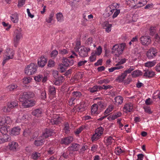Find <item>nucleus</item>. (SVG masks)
I'll list each match as a JSON object with an SVG mask.
<instances>
[{
    "label": "nucleus",
    "instance_id": "6e6552de",
    "mask_svg": "<svg viewBox=\"0 0 160 160\" xmlns=\"http://www.w3.org/2000/svg\"><path fill=\"white\" fill-rule=\"evenodd\" d=\"M157 52V50L155 48H151L147 52V57L149 59H152L155 57Z\"/></svg>",
    "mask_w": 160,
    "mask_h": 160
},
{
    "label": "nucleus",
    "instance_id": "dca6fc26",
    "mask_svg": "<svg viewBox=\"0 0 160 160\" xmlns=\"http://www.w3.org/2000/svg\"><path fill=\"white\" fill-rule=\"evenodd\" d=\"M113 5H110L109 7H108L107 8L105 12L103 14L105 17L106 18L112 15V12L111 11L113 10H112V8H113Z\"/></svg>",
    "mask_w": 160,
    "mask_h": 160
},
{
    "label": "nucleus",
    "instance_id": "c756f323",
    "mask_svg": "<svg viewBox=\"0 0 160 160\" xmlns=\"http://www.w3.org/2000/svg\"><path fill=\"white\" fill-rule=\"evenodd\" d=\"M42 111L40 109H37L34 110L32 112V114L38 117H39L42 113Z\"/></svg>",
    "mask_w": 160,
    "mask_h": 160
},
{
    "label": "nucleus",
    "instance_id": "9b49d317",
    "mask_svg": "<svg viewBox=\"0 0 160 160\" xmlns=\"http://www.w3.org/2000/svg\"><path fill=\"white\" fill-rule=\"evenodd\" d=\"M45 139L43 138L39 137L38 138L34 141V144L35 146L38 147L42 146L43 145L45 142Z\"/></svg>",
    "mask_w": 160,
    "mask_h": 160
},
{
    "label": "nucleus",
    "instance_id": "37998d69",
    "mask_svg": "<svg viewBox=\"0 0 160 160\" xmlns=\"http://www.w3.org/2000/svg\"><path fill=\"white\" fill-rule=\"evenodd\" d=\"M12 58V54L11 56H6V57H4L2 62V65L3 66L7 61Z\"/></svg>",
    "mask_w": 160,
    "mask_h": 160
},
{
    "label": "nucleus",
    "instance_id": "ddd939ff",
    "mask_svg": "<svg viewBox=\"0 0 160 160\" xmlns=\"http://www.w3.org/2000/svg\"><path fill=\"white\" fill-rule=\"evenodd\" d=\"M9 149L12 151H16L18 149V144L17 143L12 142L8 145Z\"/></svg>",
    "mask_w": 160,
    "mask_h": 160
},
{
    "label": "nucleus",
    "instance_id": "49530a36",
    "mask_svg": "<svg viewBox=\"0 0 160 160\" xmlns=\"http://www.w3.org/2000/svg\"><path fill=\"white\" fill-rule=\"evenodd\" d=\"M103 129L102 127H100L96 129L95 133L101 135L103 133Z\"/></svg>",
    "mask_w": 160,
    "mask_h": 160
},
{
    "label": "nucleus",
    "instance_id": "f3484780",
    "mask_svg": "<svg viewBox=\"0 0 160 160\" xmlns=\"http://www.w3.org/2000/svg\"><path fill=\"white\" fill-rule=\"evenodd\" d=\"M22 103L23 106L25 108L32 107L34 105V102L30 99Z\"/></svg>",
    "mask_w": 160,
    "mask_h": 160
},
{
    "label": "nucleus",
    "instance_id": "7c9ffc66",
    "mask_svg": "<svg viewBox=\"0 0 160 160\" xmlns=\"http://www.w3.org/2000/svg\"><path fill=\"white\" fill-rule=\"evenodd\" d=\"M79 147V144L76 143H72L71 146V150L74 151H77L78 150Z\"/></svg>",
    "mask_w": 160,
    "mask_h": 160
},
{
    "label": "nucleus",
    "instance_id": "393cba45",
    "mask_svg": "<svg viewBox=\"0 0 160 160\" xmlns=\"http://www.w3.org/2000/svg\"><path fill=\"white\" fill-rule=\"evenodd\" d=\"M115 104L117 105L121 104L123 101V98L120 96L116 97L114 98Z\"/></svg>",
    "mask_w": 160,
    "mask_h": 160
},
{
    "label": "nucleus",
    "instance_id": "6e6d98bb",
    "mask_svg": "<svg viewBox=\"0 0 160 160\" xmlns=\"http://www.w3.org/2000/svg\"><path fill=\"white\" fill-rule=\"evenodd\" d=\"M109 82V80L108 79H104L102 80H101L98 81V83L102 84L103 83L106 84L108 83Z\"/></svg>",
    "mask_w": 160,
    "mask_h": 160
},
{
    "label": "nucleus",
    "instance_id": "f704fd0d",
    "mask_svg": "<svg viewBox=\"0 0 160 160\" xmlns=\"http://www.w3.org/2000/svg\"><path fill=\"white\" fill-rule=\"evenodd\" d=\"M56 15L57 19L58 22H61L63 20V16L62 13H58Z\"/></svg>",
    "mask_w": 160,
    "mask_h": 160
},
{
    "label": "nucleus",
    "instance_id": "c85d7f7f",
    "mask_svg": "<svg viewBox=\"0 0 160 160\" xmlns=\"http://www.w3.org/2000/svg\"><path fill=\"white\" fill-rule=\"evenodd\" d=\"M126 75L124 73H122L121 75L118 76L116 79V80L118 81V82H122L125 78Z\"/></svg>",
    "mask_w": 160,
    "mask_h": 160
},
{
    "label": "nucleus",
    "instance_id": "79ce46f5",
    "mask_svg": "<svg viewBox=\"0 0 160 160\" xmlns=\"http://www.w3.org/2000/svg\"><path fill=\"white\" fill-rule=\"evenodd\" d=\"M49 92L50 93L54 95L56 93V90L55 87L53 86H50L49 87Z\"/></svg>",
    "mask_w": 160,
    "mask_h": 160
},
{
    "label": "nucleus",
    "instance_id": "f03ea898",
    "mask_svg": "<svg viewBox=\"0 0 160 160\" xmlns=\"http://www.w3.org/2000/svg\"><path fill=\"white\" fill-rule=\"evenodd\" d=\"M125 47V44L123 43L121 44L120 45L115 44L112 48V53L117 56H118L122 53Z\"/></svg>",
    "mask_w": 160,
    "mask_h": 160
},
{
    "label": "nucleus",
    "instance_id": "8fccbe9b",
    "mask_svg": "<svg viewBox=\"0 0 160 160\" xmlns=\"http://www.w3.org/2000/svg\"><path fill=\"white\" fill-rule=\"evenodd\" d=\"M17 87L18 86L17 85H11L7 87V88L8 89H9L10 91H12Z\"/></svg>",
    "mask_w": 160,
    "mask_h": 160
},
{
    "label": "nucleus",
    "instance_id": "1a4fd4ad",
    "mask_svg": "<svg viewBox=\"0 0 160 160\" xmlns=\"http://www.w3.org/2000/svg\"><path fill=\"white\" fill-rule=\"evenodd\" d=\"M140 41L142 45L148 46L151 42V39L149 36H143L141 37Z\"/></svg>",
    "mask_w": 160,
    "mask_h": 160
},
{
    "label": "nucleus",
    "instance_id": "4be33fe9",
    "mask_svg": "<svg viewBox=\"0 0 160 160\" xmlns=\"http://www.w3.org/2000/svg\"><path fill=\"white\" fill-rule=\"evenodd\" d=\"M61 118L58 116H56L55 118L50 120V122L52 124H58L61 122Z\"/></svg>",
    "mask_w": 160,
    "mask_h": 160
},
{
    "label": "nucleus",
    "instance_id": "a211bd4d",
    "mask_svg": "<svg viewBox=\"0 0 160 160\" xmlns=\"http://www.w3.org/2000/svg\"><path fill=\"white\" fill-rule=\"evenodd\" d=\"M102 26L103 28L105 29L107 32H109L111 31L112 25L109 24L108 22H104L102 24Z\"/></svg>",
    "mask_w": 160,
    "mask_h": 160
},
{
    "label": "nucleus",
    "instance_id": "2eb2a0df",
    "mask_svg": "<svg viewBox=\"0 0 160 160\" xmlns=\"http://www.w3.org/2000/svg\"><path fill=\"white\" fill-rule=\"evenodd\" d=\"M10 140V137L8 134H2L0 136V144L9 141Z\"/></svg>",
    "mask_w": 160,
    "mask_h": 160
},
{
    "label": "nucleus",
    "instance_id": "69168bd1",
    "mask_svg": "<svg viewBox=\"0 0 160 160\" xmlns=\"http://www.w3.org/2000/svg\"><path fill=\"white\" fill-rule=\"evenodd\" d=\"M97 85L94 86L93 87L90 88V91L92 93H93L98 91Z\"/></svg>",
    "mask_w": 160,
    "mask_h": 160
},
{
    "label": "nucleus",
    "instance_id": "473e14b6",
    "mask_svg": "<svg viewBox=\"0 0 160 160\" xmlns=\"http://www.w3.org/2000/svg\"><path fill=\"white\" fill-rule=\"evenodd\" d=\"M106 143L107 145L111 144L113 141L114 140V139L111 136L106 137Z\"/></svg>",
    "mask_w": 160,
    "mask_h": 160
},
{
    "label": "nucleus",
    "instance_id": "58836bf2",
    "mask_svg": "<svg viewBox=\"0 0 160 160\" xmlns=\"http://www.w3.org/2000/svg\"><path fill=\"white\" fill-rule=\"evenodd\" d=\"M96 52H92L91 53V56L89 57V60L91 62H93L96 59Z\"/></svg>",
    "mask_w": 160,
    "mask_h": 160
},
{
    "label": "nucleus",
    "instance_id": "39448f33",
    "mask_svg": "<svg viewBox=\"0 0 160 160\" xmlns=\"http://www.w3.org/2000/svg\"><path fill=\"white\" fill-rule=\"evenodd\" d=\"M13 36L14 42L15 43L17 44L22 37V30L21 28H18L15 30Z\"/></svg>",
    "mask_w": 160,
    "mask_h": 160
},
{
    "label": "nucleus",
    "instance_id": "412c9836",
    "mask_svg": "<svg viewBox=\"0 0 160 160\" xmlns=\"http://www.w3.org/2000/svg\"><path fill=\"white\" fill-rule=\"evenodd\" d=\"M21 128L19 127H15L13 128L11 132V134L13 135H18L19 134Z\"/></svg>",
    "mask_w": 160,
    "mask_h": 160
},
{
    "label": "nucleus",
    "instance_id": "0eeeda50",
    "mask_svg": "<svg viewBox=\"0 0 160 160\" xmlns=\"http://www.w3.org/2000/svg\"><path fill=\"white\" fill-rule=\"evenodd\" d=\"M90 49L89 47H85L84 46H81L80 47L79 49L78 50L79 55L82 57H87L88 54V52Z\"/></svg>",
    "mask_w": 160,
    "mask_h": 160
},
{
    "label": "nucleus",
    "instance_id": "13d9d810",
    "mask_svg": "<svg viewBox=\"0 0 160 160\" xmlns=\"http://www.w3.org/2000/svg\"><path fill=\"white\" fill-rule=\"evenodd\" d=\"M47 151L48 153L49 154H53L55 152L54 148L53 147H51L49 148L48 150H47Z\"/></svg>",
    "mask_w": 160,
    "mask_h": 160
},
{
    "label": "nucleus",
    "instance_id": "0e129e2a",
    "mask_svg": "<svg viewBox=\"0 0 160 160\" xmlns=\"http://www.w3.org/2000/svg\"><path fill=\"white\" fill-rule=\"evenodd\" d=\"M6 52H6L5 54V55L6 56H11V55L12 54V58H13L14 53L12 51H11L10 50H9L7 51Z\"/></svg>",
    "mask_w": 160,
    "mask_h": 160
},
{
    "label": "nucleus",
    "instance_id": "3c124183",
    "mask_svg": "<svg viewBox=\"0 0 160 160\" xmlns=\"http://www.w3.org/2000/svg\"><path fill=\"white\" fill-rule=\"evenodd\" d=\"M81 46V42L79 41H77L76 43V46L74 48V49L76 51H78L80 48L79 47Z\"/></svg>",
    "mask_w": 160,
    "mask_h": 160
},
{
    "label": "nucleus",
    "instance_id": "2f4dec72",
    "mask_svg": "<svg viewBox=\"0 0 160 160\" xmlns=\"http://www.w3.org/2000/svg\"><path fill=\"white\" fill-rule=\"evenodd\" d=\"M63 130L64 132L67 133L69 132V127L68 123L67 122H65L63 123Z\"/></svg>",
    "mask_w": 160,
    "mask_h": 160
},
{
    "label": "nucleus",
    "instance_id": "7ed1b4c3",
    "mask_svg": "<svg viewBox=\"0 0 160 160\" xmlns=\"http://www.w3.org/2000/svg\"><path fill=\"white\" fill-rule=\"evenodd\" d=\"M37 66L34 63H32L27 66L25 70V73L28 75L35 74L37 72Z\"/></svg>",
    "mask_w": 160,
    "mask_h": 160
},
{
    "label": "nucleus",
    "instance_id": "aec40b11",
    "mask_svg": "<svg viewBox=\"0 0 160 160\" xmlns=\"http://www.w3.org/2000/svg\"><path fill=\"white\" fill-rule=\"evenodd\" d=\"M133 108L132 105L131 103H128L125 104L123 108V111L126 112H131Z\"/></svg>",
    "mask_w": 160,
    "mask_h": 160
},
{
    "label": "nucleus",
    "instance_id": "423d86ee",
    "mask_svg": "<svg viewBox=\"0 0 160 160\" xmlns=\"http://www.w3.org/2000/svg\"><path fill=\"white\" fill-rule=\"evenodd\" d=\"M70 62L68 59L64 58L63 60L62 64H60L58 66V69L61 72H64L66 69V67L69 65Z\"/></svg>",
    "mask_w": 160,
    "mask_h": 160
},
{
    "label": "nucleus",
    "instance_id": "5fc2aeb1",
    "mask_svg": "<svg viewBox=\"0 0 160 160\" xmlns=\"http://www.w3.org/2000/svg\"><path fill=\"white\" fill-rule=\"evenodd\" d=\"M134 69V68L133 67H130L129 68H128L127 70L124 71V73L127 76L128 73H130Z\"/></svg>",
    "mask_w": 160,
    "mask_h": 160
},
{
    "label": "nucleus",
    "instance_id": "e433bc0d",
    "mask_svg": "<svg viewBox=\"0 0 160 160\" xmlns=\"http://www.w3.org/2000/svg\"><path fill=\"white\" fill-rule=\"evenodd\" d=\"M0 132L2 134H7V133L8 132L7 128L5 126L2 127L0 128Z\"/></svg>",
    "mask_w": 160,
    "mask_h": 160
},
{
    "label": "nucleus",
    "instance_id": "5701e85b",
    "mask_svg": "<svg viewBox=\"0 0 160 160\" xmlns=\"http://www.w3.org/2000/svg\"><path fill=\"white\" fill-rule=\"evenodd\" d=\"M63 81V77L61 76H59L57 78H55L54 84L56 85H59L62 83Z\"/></svg>",
    "mask_w": 160,
    "mask_h": 160
},
{
    "label": "nucleus",
    "instance_id": "6ab92c4d",
    "mask_svg": "<svg viewBox=\"0 0 160 160\" xmlns=\"http://www.w3.org/2000/svg\"><path fill=\"white\" fill-rule=\"evenodd\" d=\"M52 133V130L49 129H46L43 132L42 136H41V138H46L48 137L51 136Z\"/></svg>",
    "mask_w": 160,
    "mask_h": 160
},
{
    "label": "nucleus",
    "instance_id": "a18cd8bd",
    "mask_svg": "<svg viewBox=\"0 0 160 160\" xmlns=\"http://www.w3.org/2000/svg\"><path fill=\"white\" fill-rule=\"evenodd\" d=\"M32 78L30 77L25 78L22 80V82L24 84L29 83L31 81Z\"/></svg>",
    "mask_w": 160,
    "mask_h": 160
},
{
    "label": "nucleus",
    "instance_id": "4c0bfd02",
    "mask_svg": "<svg viewBox=\"0 0 160 160\" xmlns=\"http://www.w3.org/2000/svg\"><path fill=\"white\" fill-rule=\"evenodd\" d=\"M101 135L95 133L93 135L92 137V141H96L98 140L101 137Z\"/></svg>",
    "mask_w": 160,
    "mask_h": 160
},
{
    "label": "nucleus",
    "instance_id": "680f3d73",
    "mask_svg": "<svg viewBox=\"0 0 160 160\" xmlns=\"http://www.w3.org/2000/svg\"><path fill=\"white\" fill-rule=\"evenodd\" d=\"M96 105H97L98 107L99 108H102L104 106L103 102L102 101H100L98 102Z\"/></svg>",
    "mask_w": 160,
    "mask_h": 160
},
{
    "label": "nucleus",
    "instance_id": "774afa93",
    "mask_svg": "<svg viewBox=\"0 0 160 160\" xmlns=\"http://www.w3.org/2000/svg\"><path fill=\"white\" fill-rule=\"evenodd\" d=\"M83 128L82 127H80L79 128H78L76 131L74 132L75 133L76 135L79 134L83 130Z\"/></svg>",
    "mask_w": 160,
    "mask_h": 160
},
{
    "label": "nucleus",
    "instance_id": "a19ab883",
    "mask_svg": "<svg viewBox=\"0 0 160 160\" xmlns=\"http://www.w3.org/2000/svg\"><path fill=\"white\" fill-rule=\"evenodd\" d=\"M54 15L53 12H51L49 14V17L46 19V21L48 23H50L52 20V18Z\"/></svg>",
    "mask_w": 160,
    "mask_h": 160
},
{
    "label": "nucleus",
    "instance_id": "9d476101",
    "mask_svg": "<svg viewBox=\"0 0 160 160\" xmlns=\"http://www.w3.org/2000/svg\"><path fill=\"white\" fill-rule=\"evenodd\" d=\"M37 64L40 68L44 67L47 62V60L44 56H42L39 58L38 60Z\"/></svg>",
    "mask_w": 160,
    "mask_h": 160
},
{
    "label": "nucleus",
    "instance_id": "bf43d9fd",
    "mask_svg": "<svg viewBox=\"0 0 160 160\" xmlns=\"http://www.w3.org/2000/svg\"><path fill=\"white\" fill-rule=\"evenodd\" d=\"M55 63L54 61L50 60L48 62V66L50 67H52L55 66Z\"/></svg>",
    "mask_w": 160,
    "mask_h": 160
},
{
    "label": "nucleus",
    "instance_id": "ea45409f",
    "mask_svg": "<svg viewBox=\"0 0 160 160\" xmlns=\"http://www.w3.org/2000/svg\"><path fill=\"white\" fill-rule=\"evenodd\" d=\"M92 38H89L85 42V44L87 46H91L93 44Z\"/></svg>",
    "mask_w": 160,
    "mask_h": 160
},
{
    "label": "nucleus",
    "instance_id": "4d7b16f0",
    "mask_svg": "<svg viewBox=\"0 0 160 160\" xmlns=\"http://www.w3.org/2000/svg\"><path fill=\"white\" fill-rule=\"evenodd\" d=\"M58 53V51L56 50L52 51L51 53V56L52 57L55 58L56 57Z\"/></svg>",
    "mask_w": 160,
    "mask_h": 160
},
{
    "label": "nucleus",
    "instance_id": "c9c22d12",
    "mask_svg": "<svg viewBox=\"0 0 160 160\" xmlns=\"http://www.w3.org/2000/svg\"><path fill=\"white\" fill-rule=\"evenodd\" d=\"M156 64V62L154 61L148 62L145 63V66L146 67L151 68L154 66Z\"/></svg>",
    "mask_w": 160,
    "mask_h": 160
},
{
    "label": "nucleus",
    "instance_id": "052dcab7",
    "mask_svg": "<svg viewBox=\"0 0 160 160\" xmlns=\"http://www.w3.org/2000/svg\"><path fill=\"white\" fill-rule=\"evenodd\" d=\"M2 110L5 112H9L11 111V109L8 107V105L7 106H4L2 109Z\"/></svg>",
    "mask_w": 160,
    "mask_h": 160
},
{
    "label": "nucleus",
    "instance_id": "f257e3e1",
    "mask_svg": "<svg viewBox=\"0 0 160 160\" xmlns=\"http://www.w3.org/2000/svg\"><path fill=\"white\" fill-rule=\"evenodd\" d=\"M39 133L38 131H35L30 128H27L23 132V135L28 138L31 141H33L38 136Z\"/></svg>",
    "mask_w": 160,
    "mask_h": 160
},
{
    "label": "nucleus",
    "instance_id": "20e7f679",
    "mask_svg": "<svg viewBox=\"0 0 160 160\" xmlns=\"http://www.w3.org/2000/svg\"><path fill=\"white\" fill-rule=\"evenodd\" d=\"M33 95V93L30 92H24L22 94L20 95L19 100L20 102H26V101L32 98Z\"/></svg>",
    "mask_w": 160,
    "mask_h": 160
},
{
    "label": "nucleus",
    "instance_id": "09e8293b",
    "mask_svg": "<svg viewBox=\"0 0 160 160\" xmlns=\"http://www.w3.org/2000/svg\"><path fill=\"white\" fill-rule=\"evenodd\" d=\"M123 152V151L119 147H118L116 148L114 151L115 153L117 155H119Z\"/></svg>",
    "mask_w": 160,
    "mask_h": 160
},
{
    "label": "nucleus",
    "instance_id": "4468645a",
    "mask_svg": "<svg viewBox=\"0 0 160 160\" xmlns=\"http://www.w3.org/2000/svg\"><path fill=\"white\" fill-rule=\"evenodd\" d=\"M10 119V118L9 117H0V126H2L5 123H9Z\"/></svg>",
    "mask_w": 160,
    "mask_h": 160
},
{
    "label": "nucleus",
    "instance_id": "e2e57ef3",
    "mask_svg": "<svg viewBox=\"0 0 160 160\" xmlns=\"http://www.w3.org/2000/svg\"><path fill=\"white\" fill-rule=\"evenodd\" d=\"M158 34H157L155 35V36L154 37V38L158 42L160 41V28L159 29Z\"/></svg>",
    "mask_w": 160,
    "mask_h": 160
},
{
    "label": "nucleus",
    "instance_id": "603ef678",
    "mask_svg": "<svg viewBox=\"0 0 160 160\" xmlns=\"http://www.w3.org/2000/svg\"><path fill=\"white\" fill-rule=\"evenodd\" d=\"M43 75L41 74H39L34 78L35 80L37 82H40L42 79Z\"/></svg>",
    "mask_w": 160,
    "mask_h": 160
},
{
    "label": "nucleus",
    "instance_id": "f8f14e48",
    "mask_svg": "<svg viewBox=\"0 0 160 160\" xmlns=\"http://www.w3.org/2000/svg\"><path fill=\"white\" fill-rule=\"evenodd\" d=\"M144 72L143 74L144 77L147 78H151L155 75L154 72L150 70H144Z\"/></svg>",
    "mask_w": 160,
    "mask_h": 160
},
{
    "label": "nucleus",
    "instance_id": "bb28decb",
    "mask_svg": "<svg viewBox=\"0 0 160 160\" xmlns=\"http://www.w3.org/2000/svg\"><path fill=\"white\" fill-rule=\"evenodd\" d=\"M91 113L92 114L98 113V107L96 104H93L91 107Z\"/></svg>",
    "mask_w": 160,
    "mask_h": 160
},
{
    "label": "nucleus",
    "instance_id": "a878e982",
    "mask_svg": "<svg viewBox=\"0 0 160 160\" xmlns=\"http://www.w3.org/2000/svg\"><path fill=\"white\" fill-rule=\"evenodd\" d=\"M143 74L142 72L141 71L139 70H137L133 71L132 73V75L133 77L135 78L142 75Z\"/></svg>",
    "mask_w": 160,
    "mask_h": 160
},
{
    "label": "nucleus",
    "instance_id": "b1692460",
    "mask_svg": "<svg viewBox=\"0 0 160 160\" xmlns=\"http://www.w3.org/2000/svg\"><path fill=\"white\" fill-rule=\"evenodd\" d=\"M11 20L13 23H18V16L17 13H15L12 14L10 16Z\"/></svg>",
    "mask_w": 160,
    "mask_h": 160
},
{
    "label": "nucleus",
    "instance_id": "338daca9",
    "mask_svg": "<svg viewBox=\"0 0 160 160\" xmlns=\"http://www.w3.org/2000/svg\"><path fill=\"white\" fill-rule=\"evenodd\" d=\"M120 12L119 10L115 9L114 13L112 15V18H114L116 17Z\"/></svg>",
    "mask_w": 160,
    "mask_h": 160
},
{
    "label": "nucleus",
    "instance_id": "cd10ccee",
    "mask_svg": "<svg viewBox=\"0 0 160 160\" xmlns=\"http://www.w3.org/2000/svg\"><path fill=\"white\" fill-rule=\"evenodd\" d=\"M61 142L62 144L68 145L70 143V137H67L62 138Z\"/></svg>",
    "mask_w": 160,
    "mask_h": 160
},
{
    "label": "nucleus",
    "instance_id": "c03bdc74",
    "mask_svg": "<svg viewBox=\"0 0 160 160\" xmlns=\"http://www.w3.org/2000/svg\"><path fill=\"white\" fill-rule=\"evenodd\" d=\"M41 156L40 154L37 152L33 153L32 155V158L34 160H37Z\"/></svg>",
    "mask_w": 160,
    "mask_h": 160
},
{
    "label": "nucleus",
    "instance_id": "de8ad7c7",
    "mask_svg": "<svg viewBox=\"0 0 160 160\" xmlns=\"http://www.w3.org/2000/svg\"><path fill=\"white\" fill-rule=\"evenodd\" d=\"M113 108V106L111 105L109 106L108 108L104 112V114H108L109 113H110L111 112Z\"/></svg>",
    "mask_w": 160,
    "mask_h": 160
},
{
    "label": "nucleus",
    "instance_id": "864d4df0",
    "mask_svg": "<svg viewBox=\"0 0 160 160\" xmlns=\"http://www.w3.org/2000/svg\"><path fill=\"white\" fill-rule=\"evenodd\" d=\"M155 27H151L149 29L150 35L152 36H153L155 34Z\"/></svg>",
    "mask_w": 160,
    "mask_h": 160
},
{
    "label": "nucleus",
    "instance_id": "72a5a7b5",
    "mask_svg": "<svg viewBox=\"0 0 160 160\" xmlns=\"http://www.w3.org/2000/svg\"><path fill=\"white\" fill-rule=\"evenodd\" d=\"M81 95V94L79 92H74L72 93V96L73 97V98L71 99V100H72V101L73 102L75 100V97H79Z\"/></svg>",
    "mask_w": 160,
    "mask_h": 160
}]
</instances>
